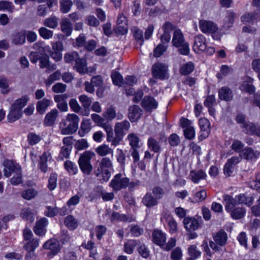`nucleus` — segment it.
I'll return each mask as SVG.
<instances>
[{
	"instance_id": "nucleus-1",
	"label": "nucleus",
	"mask_w": 260,
	"mask_h": 260,
	"mask_svg": "<svg viewBox=\"0 0 260 260\" xmlns=\"http://www.w3.org/2000/svg\"><path fill=\"white\" fill-rule=\"evenodd\" d=\"M139 185L140 181L130 182L128 178L124 176L121 173L115 175L109 183V186L115 192H117L127 187L128 188L129 190L132 191Z\"/></svg>"
},
{
	"instance_id": "nucleus-2",
	"label": "nucleus",
	"mask_w": 260,
	"mask_h": 260,
	"mask_svg": "<svg viewBox=\"0 0 260 260\" xmlns=\"http://www.w3.org/2000/svg\"><path fill=\"white\" fill-rule=\"evenodd\" d=\"M79 117L75 114H69L66 118L62 119L59 128L62 135H70L75 133L78 128Z\"/></svg>"
},
{
	"instance_id": "nucleus-3",
	"label": "nucleus",
	"mask_w": 260,
	"mask_h": 260,
	"mask_svg": "<svg viewBox=\"0 0 260 260\" xmlns=\"http://www.w3.org/2000/svg\"><path fill=\"white\" fill-rule=\"evenodd\" d=\"M112 167V163L111 159L108 157L103 158L95 171L96 176L99 177L100 175H102V179L105 181H107L111 176L110 172L108 169Z\"/></svg>"
},
{
	"instance_id": "nucleus-4",
	"label": "nucleus",
	"mask_w": 260,
	"mask_h": 260,
	"mask_svg": "<svg viewBox=\"0 0 260 260\" xmlns=\"http://www.w3.org/2000/svg\"><path fill=\"white\" fill-rule=\"evenodd\" d=\"M95 153L91 151H86L82 153V173L89 175L93 171V167L91 164V159L94 156Z\"/></svg>"
},
{
	"instance_id": "nucleus-5",
	"label": "nucleus",
	"mask_w": 260,
	"mask_h": 260,
	"mask_svg": "<svg viewBox=\"0 0 260 260\" xmlns=\"http://www.w3.org/2000/svg\"><path fill=\"white\" fill-rule=\"evenodd\" d=\"M64 60L67 63H74V68L81 73V59L79 54L76 52L67 53L64 54Z\"/></svg>"
},
{
	"instance_id": "nucleus-6",
	"label": "nucleus",
	"mask_w": 260,
	"mask_h": 260,
	"mask_svg": "<svg viewBox=\"0 0 260 260\" xmlns=\"http://www.w3.org/2000/svg\"><path fill=\"white\" fill-rule=\"evenodd\" d=\"M152 73L155 78L165 79L168 74V67L165 64L155 63L152 67Z\"/></svg>"
},
{
	"instance_id": "nucleus-7",
	"label": "nucleus",
	"mask_w": 260,
	"mask_h": 260,
	"mask_svg": "<svg viewBox=\"0 0 260 260\" xmlns=\"http://www.w3.org/2000/svg\"><path fill=\"white\" fill-rule=\"evenodd\" d=\"M206 41V38L203 35L196 36L194 38L193 50L198 53L205 51L207 48Z\"/></svg>"
},
{
	"instance_id": "nucleus-8",
	"label": "nucleus",
	"mask_w": 260,
	"mask_h": 260,
	"mask_svg": "<svg viewBox=\"0 0 260 260\" xmlns=\"http://www.w3.org/2000/svg\"><path fill=\"white\" fill-rule=\"evenodd\" d=\"M3 165L4 175L7 177L10 176L12 172H18L21 169L19 165L15 164L13 161L10 160H5Z\"/></svg>"
},
{
	"instance_id": "nucleus-9",
	"label": "nucleus",
	"mask_w": 260,
	"mask_h": 260,
	"mask_svg": "<svg viewBox=\"0 0 260 260\" xmlns=\"http://www.w3.org/2000/svg\"><path fill=\"white\" fill-rule=\"evenodd\" d=\"M200 28L204 33L213 34L215 32L218 27L213 22L205 20H202L199 22Z\"/></svg>"
},
{
	"instance_id": "nucleus-10",
	"label": "nucleus",
	"mask_w": 260,
	"mask_h": 260,
	"mask_svg": "<svg viewBox=\"0 0 260 260\" xmlns=\"http://www.w3.org/2000/svg\"><path fill=\"white\" fill-rule=\"evenodd\" d=\"M241 157L249 161H253L258 158L260 152L250 147L244 148L240 154Z\"/></svg>"
},
{
	"instance_id": "nucleus-11",
	"label": "nucleus",
	"mask_w": 260,
	"mask_h": 260,
	"mask_svg": "<svg viewBox=\"0 0 260 260\" xmlns=\"http://www.w3.org/2000/svg\"><path fill=\"white\" fill-rule=\"evenodd\" d=\"M130 127V123L126 120L116 123L114 126L115 134L124 136Z\"/></svg>"
},
{
	"instance_id": "nucleus-12",
	"label": "nucleus",
	"mask_w": 260,
	"mask_h": 260,
	"mask_svg": "<svg viewBox=\"0 0 260 260\" xmlns=\"http://www.w3.org/2000/svg\"><path fill=\"white\" fill-rule=\"evenodd\" d=\"M48 224V220L46 218H41L37 221L34 231L35 234L39 236H43L46 233V226Z\"/></svg>"
},
{
	"instance_id": "nucleus-13",
	"label": "nucleus",
	"mask_w": 260,
	"mask_h": 260,
	"mask_svg": "<svg viewBox=\"0 0 260 260\" xmlns=\"http://www.w3.org/2000/svg\"><path fill=\"white\" fill-rule=\"evenodd\" d=\"M183 224L186 231L192 232L196 231L199 227V222L198 220L193 218L187 217L184 219Z\"/></svg>"
},
{
	"instance_id": "nucleus-14",
	"label": "nucleus",
	"mask_w": 260,
	"mask_h": 260,
	"mask_svg": "<svg viewBox=\"0 0 260 260\" xmlns=\"http://www.w3.org/2000/svg\"><path fill=\"white\" fill-rule=\"evenodd\" d=\"M152 239L154 243L162 247L166 241V235L161 231L155 230L152 233Z\"/></svg>"
},
{
	"instance_id": "nucleus-15",
	"label": "nucleus",
	"mask_w": 260,
	"mask_h": 260,
	"mask_svg": "<svg viewBox=\"0 0 260 260\" xmlns=\"http://www.w3.org/2000/svg\"><path fill=\"white\" fill-rule=\"evenodd\" d=\"M164 34L161 35L160 39L162 43H168L171 40L170 33L173 30V25L169 22H167L162 27Z\"/></svg>"
},
{
	"instance_id": "nucleus-16",
	"label": "nucleus",
	"mask_w": 260,
	"mask_h": 260,
	"mask_svg": "<svg viewBox=\"0 0 260 260\" xmlns=\"http://www.w3.org/2000/svg\"><path fill=\"white\" fill-rule=\"evenodd\" d=\"M142 113V111L138 106H132L129 108L128 117L132 122H135L140 119Z\"/></svg>"
},
{
	"instance_id": "nucleus-17",
	"label": "nucleus",
	"mask_w": 260,
	"mask_h": 260,
	"mask_svg": "<svg viewBox=\"0 0 260 260\" xmlns=\"http://www.w3.org/2000/svg\"><path fill=\"white\" fill-rule=\"evenodd\" d=\"M142 203L147 208H151L157 206L159 201L151 192H147L142 198Z\"/></svg>"
},
{
	"instance_id": "nucleus-18",
	"label": "nucleus",
	"mask_w": 260,
	"mask_h": 260,
	"mask_svg": "<svg viewBox=\"0 0 260 260\" xmlns=\"http://www.w3.org/2000/svg\"><path fill=\"white\" fill-rule=\"evenodd\" d=\"M223 199L225 202V210L228 212L231 211L237 205L239 204L237 196L233 198L229 195L225 194L223 196Z\"/></svg>"
},
{
	"instance_id": "nucleus-19",
	"label": "nucleus",
	"mask_w": 260,
	"mask_h": 260,
	"mask_svg": "<svg viewBox=\"0 0 260 260\" xmlns=\"http://www.w3.org/2000/svg\"><path fill=\"white\" fill-rule=\"evenodd\" d=\"M157 106V102L151 96H145L142 101V106L147 111L156 109Z\"/></svg>"
},
{
	"instance_id": "nucleus-20",
	"label": "nucleus",
	"mask_w": 260,
	"mask_h": 260,
	"mask_svg": "<svg viewBox=\"0 0 260 260\" xmlns=\"http://www.w3.org/2000/svg\"><path fill=\"white\" fill-rule=\"evenodd\" d=\"M213 239L219 246H224L227 241V234L225 231L221 230L213 235Z\"/></svg>"
},
{
	"instance_id": "nucleus-21",
	"label": "nucleus",
	"mask_w": 260,
	"mask_h": 260,
	"mask_svg": "<svg viewBox=\"0 0 260 260\" xmlns=\"http://www.w3.org/2000/svg\"><path fill=\"white\" fill-rule=\"evenodd\" d=\"M199 124L202 132L201 136L204 138H206L210 133V122L209 120L205 118H200Z\"/></svg>"
},
{
	"instance_id": "nucleus-22",
	"label": "nucleus",
	"mask_w": 260,
	"mask_h": 260,
	"mask_svg": "<svg viewBox=\"0 0 260 260\" xmlns=\"http://www.w3.org/2000/svg\"><path fill=\"white\" fill-rule=\"evenodd\" d=\"M51 158V154L49 152H44L40 157L39 167L42 172L46 173L48 171L47 162Z\"/></svg>"
},
{
	"instance_id": "nucleus-23",
	"label": "nucleus",
	"mask_w": 260,
	"mask_h": 260,
	"mask_svg": "<svg viewBox=\"0 0 260 260\" xmlns=\"http://www.w3.org/2000/svg\"><path fill=\"white\" fill-rule=\"evenodd\" d=\"M244 128L246 133L249 135H256L260 137V126L251 122H246L244 124Z\"/></svg>"
},
{
	"instance_id": "nucleus-24",
	"label": "nucleus",
	"mask_w": 260,
	"mask_h": 260,
	"mask_svg": "<svg viewBox=\"0 0 260 260\" xmlns=\"http://www.w3.org/2000/svg\"><path fill=\"white\" fill-rule=\"evenodd\" d=\"M45 249H50L54 254H56L60 249L58 242L56 239L48 240L43 245Z\"/></svg>"
},
{
	"instance_id": "nucleus-25",
	"label": "nucleus",
	"mask_w": 260,
	"mask_h": 260,
	"mask_svg": "<svg viewBox=\"0 0 260 260\" xmlns=\"http://www.w3.org/2000/svg\"><path fill=\"white\" fill-rule=\"evenodd\" d=\"M164 218L168 223L170 232L171 233L176 232L177 231V223L174 218L171 216L170 214L169 213H164Z\"/></svg>"
},
{
	"instance_id": "nucleus-26",
	"label": "nucleus",
	"mask_w": 260,
	"mask_h": 260,
	"mask_svg": "<svg viewBox=\"0 0 260 260\" xmlns=\"http://www.w3.org/2000/svg\"><path fill=\"white\" fill-rule=\"evenodd\" d=\"M26 32L24 30L14 34L12 37V43L15 45H22L25 42Z\"/></svg>"
},
{
	"instance_id": "nucleus-27",
	"label": "nucleus",
	"mask_w": 260,
	"mask_h": 260,
	"mask_svg": "<svg viewBox=\"0 0 260 260\" xmlns=\"http://www.w3.org/2000/svg\"><path fill=\"white\" fill-rule=\"evenodd\" d=\"M22 115V111L18 108L11 106V110L8 115L10 122H14L19 119Z\"/></svg>"
},
{
	"instance_id": "nucleus-28",
	"label": "nucleus",
	"mask_w": 260,
	"mask_h": 260,
	"mask_svg": "<svg viewBox=\"0 0 260 260\" xmlns=\"http://www.w3.org/2000/svg\"><path fill=\"white\" fill-rule=\"evenodd\" d=\"M189 177L192 182L198 183L200 180L205 179L207 175L203 170H199L198 171H192L190 173Z\"/></svg>"
},
{
	"instance_id": "nucleus-29",
	"label": "nucleus",
	"mask_w": 260,
	"mask_h": 260,
	"mask_svg": "<svg viewBox=\"0 0 260 260\" xmlns=\"http://www.w3.org/2000/svg\"><path fill=\"white\" fill-rule=\"evenodd\" d=\"M184 42V38L181 30L180 29L175 30L172 40L173 45L176 47H178Z\"/></svg>"
},
{
	"instance_id": "nucleus-30",
	"label": "nucleus",
	"mask_w": 260,
	"mask_h": 260,
	"mask_svg": "<svg viewBox=\"0 0 260 260\" xmlns=\"http://www.w3.org/2000/svg\"><path fill=\"white\" fill-rule=\"evenodd\" d=\"M219 98L220 99L225 101H230L233 98V94L231 90L227 87H222L218 91Z\"/></svg>"
},
{
	"instance_id": "nucleus-31",
	"label": "nucleus",
	"mask_w": 260,
	"mask_h": 260,
	"mask_svg": "<svg viewBox=\"0 0 260 260\" xmlns=\"http://www.w3.org/2000/svg\"><path fill=\"white\" fill-rule=\"evenodd\" d=\"M57 113V111L56 109L52 110L48 113L45 118L44 124L47 126L52 125L55 121Z\"/></svg>"
},
{
	"instance_id": "nucleus-32",
	"label": "nucleus",
	"mask_w": 260,
	"mask_h": 260,
	"mask_svg": "<svg viewBox=\"0 0 260 260\" xmlns=\"http://www.w3.org/2000/svg\"><path fill=\"white\" fill-rule=\"evenodd\" d=\"M95 151L101 156H105L109 154H111L113 156V154L112 149L106 144H103L98 147L95 149Z\"/></svg>"
},
{
	"instance_id": "nucleus-33",
	"label": "nucleus",
	"mask_w": 260,
	"mask_h": 260,
	"mask_svg": "<svg viewBox=\"0 0 260 260\" xmlns=\"http://www.w3.org/2000/svg\"><path fill=\"white\" fill-rule=\"evenodd\" d=\"M60 27L63 33L70 36L72 31V24L68 19H64L60 23Z\"/></svg>"
},
{
	"instance_id": "nucleus-34",
	"label": "nucleus",
	"mask_w": 260,
	"mask_h": 260,
	"mask_svg": "<svg viewBox=\"0 0 260 260\" xmlns=\"http://www.w3.org/2000/svg\"><path fill=\"white\" fill-rule=\"evenodd\" d=\"M50 101L47 99H43L39 101L37 104V110L40 114H43L50 105Z\"/></svg>"
},
{
	"instance_id": "nucleus-35",
	"label": "nucleus",
	"mask_w": 260,
	"mask_h": 260,
	"mask_svg": "<svg viewBox=\"0 0 260 260\" xmlns=\"http://www.w3.org/2000/svg\"><path fill=\"white\" fill-rule=\"evenodd\" d=\"M21 216L30 222H32L35 220V214L30 208L23 209L21 212Z\"/></svg>"
},
{
	"instance_id": "nucleus-36",
	"label": "nucleus",
	"mask_w": 260,
	"mask_h": 260,
	"mask_svg": "<svg viewBox=\"0 0 260 260\" xmlns=\"http://www.w3.org/2000/svg\"><path fill=\"white\" fill-rule=\"evenodd\" d=\"M237 199L239 204H244L248 206L251 205L253 201V197L247 196L245 194H240L237 196Z\"/></svg>"
},
{
	"instance_id": "nucleus-37",
	"label": "nucleus",
	"mask_w": 260,
	"mask_h": 260,
	"mask_svg": "<svg viewBox=\"0 0 260 260\" xmlns=\"http://www.w3.org/2000/svg\"><path fill=\"white\" fill-rule=\"evenodd\" d=\"M148 146L151 150L155 153H159L160 151L161 148L159 142L153 138L148 139Z\"/></svg>"
},
{
	"instance_id": "nucleus-38",
	"label": "nucleus",
	"mask_w": 260,
	"mask_h": 260,
	"mask_svg": "<svg viewBox=\"0 0 260 260\" xmlns=\"http://www.w3.org/2000/svg\"><path fill=\"white\" fill-rule=\"evenodd\" d=\"M194 68V65L192 62H188L181 67L179 71L181 74L187 75L193 71Z\"/></svg>"
},
{
	"instance_id": "nucleus-39",
	"label": "nucleus",
	"mask_w": 260,
	"mask_h": 260,
	"mask_svg": "<svg viewBox=\"0 0 260 260\" xmlns=\"http://www.w3.org/2000/svg\"><path fill=\"white\" fill-rule=\"evenodd\" d=\"M138 244V241L134 240H129L124 243V251L127 254H132L135 247Z\"/></svg>"
},
{
	"instance_id": "nucleus-40",
	"label": "nucleus",
	"mask_w": 260,
	"mask_h": 260,
	"mask_svg": "<svg viewBox=\"0 0 260 260\" xmlns=\"http://www.w3.org/2000/svg\"><path fill=\"white\" fill-rule=\"evenodd\" d=\"M43 24L46 27L54 29L58 26V19L55 16L50 17L44 20Z\"/></svg>"
},
{
	"instance_id": "nucleus-41",
	"label": "nucleus",
	"mask_w": 260,
	"mask_h": 260,
	"mask_svg": "<svg viewBox=\"0 0 260 260\" xmlns=\"http://www.w3.org/2000/svg\"><path fill=\"white\" fill-rule=\"evenodd\" d=\"M231 215L233 219H239L243 217L246 213L244 208H236L231 211Z\"/></svg>"
},
{
	"instance_id": "nucleus-42",
	"label": "nucleus",
	"mask_w": 260,
	"mask_h": 260,
	"mask_svg": "<svg viewBox=\"0 0 260 260\" xmlns=\"http://www.w3.org/2000/svg\"><path fill=\"white\" fill-rule=\"evenodd\" d=\"M28 143L30 145L38 144L41 140V136L34 132L29 133L27 136Z\"/></svg>"
},
{
	"instance_id": "nucleus-43",
	"label": "nucleus",
	"mask_w": 260,
	"mask_h": 260,
	"mask_svg": "<svg viewBox=\"0 0 260 260\" xmlns=\"http://www.w3.org/2000/svg\"><path fill=\"white\" fill-rule=\"evenodd\" d=\"M39 240L38 239H32L28 241L24 246V248L26 251H33L39 246Z\"/></svg>"
},
{
	"instance_id": "nucleus-44",
	"label": "nucleus",
	"mask_w": 260,
	"mask_h": 260,
	"mask_svg": "<svg viewBox=\"0 0 260 260\" xmlns=\"http://www.w3.org/2000/svg\"><path fill=\"white\" fill-rule=\"evenodd\" d=\"M103 117L108 121H111L116 117V110L112 106L107 108L103 114Z\"/></svg>"
},
{
	"instance_id": "nucleus-45",
	"label": "nucleus",
	"mask_w": 260,
	"mask_h": 260,
	"mask_svg": "<svg viewBox=\"0 0 260 260\" xmlns=\"http://www.w3.org/2000/svg\"><path fill=\"white\" fill-rule=\"evenodd\" d=\"M111 219L112 221L119 220L121 221L131 222L132 218L127 216L124 214H120L118 212H114L112 214Z\"/></svg>"
},
{
	"instance_id": "nucleus-46",
	"label": "nucleus",
	"mask_w": 260,
	"mask_h": 260,
	"mask_svg": "<svg viewBox=\"0 0 260 260\" xmlns=\"http://www.w3.org/2000/svg\"><path fill=\"white\" fill-rule=\"evenodd\" d=\"M38 31L40 36L45 40L52 38L53 35V31L47 29L45 27H40Z\"/></svg>"
},
{
	"instance_id": "nucleus-47",
	"label": "nucleus",
	"mask_w": 260,
	"mask_h": 260,
	"mask_svg": "<svg viewBox=\"0 0 260 260\" xmlns=\"http://www.w3.org/2000/svg\"><path fill=\"white\" fill-rule=\"evenodd\" d=\"M64 223L71 230H74L78 225L76 219L71 215L68 216L65 218Z\"/></svg>"
},
{
	"instance_id": "nucleus-48",
	"label": "nucleus",
	"mask_w": 260,
	"mask_h": 260,
	"mask_svg": "<svg viewBox=\"0 0 260 260\" xmlns=\"http://www.w3.org/2000/svg\"><path fill=\"white\" fill-rule=\"evenodd\" d=\"M111 78L113 84L118 86H124L122 76L117 72H114L111 74Z\"/></svg>"
},
{
	"instance_id": "nucleus-49",
	"label": "nucleus",
	"mask_w": 260,
	"mask_h": 260,
	"mask_svg": "<svg viewBox=\"0 0 260 260\" xmlns=\"http://www.w3.org/2000/svg\"><path fill=\"white\" fill-rule=\"evenodd\" d=\"M61 77V73L59 71H56L52 74L50 75L46 80L45 83L47 86H50L55 81L58 80Z\"/></svg>"
},
{
	"instance_id": "nucleus-50",
	"label": "nucleus",
	"mask_w": 260,
	"mask_h": 260,
	"mask_svg": "<svg viewBox=\"0 0 260 260\" xmlns=\"http://www.w3.org/2000/svg\"><path fill=\"white\" fill-rule=\"evenodd\" d=\"M37 193V191L36 189L29 188L23 191L21 196L24 199L29 200L35 198Z\"/></svg>"
},
{
	"instance_id": "nucleus-51",
	"label": "nucleus",
	"mask_w": 260,
	"mask_h": 260,
	"mask_svg": "<svg viewBox=\"0 0 260 260\" xmlns=\"http://www.w3.org/2000/svg\"><path fill=\"white\" fill-rule=\"evenodd\" d=\"M28 100V96H23L21 98L16 100L12 106L22 110V108L26 105Z\"/></svg>"
},
{
	"instance_id": "nucleus-52",
	"label": "nucleus",
	"mask_w": 260,
	"mask_h": 260,
	"mask_svg": "<svg viewBox=\"0 0 260 260\" xmlns=\"http://www.w3.org/2000/svg\"><path fill=\"white\" fill-rule=\"evenodd\" d=\"M182 255L181 248L179 247H177L172 251L170 257L172 260H181Z\"/></svg>"
},
{
	"instance_id": "nucleus-53",
	"label": "nucleus",
	"mask_w": 260,
	"mask_h": 260,
	"mask_svg": "<svg viewBox=\"0 0 260 260\" xmlns=\"http://www.w3.org/2000/svg\"><path fill=\"white\" fill-rule=\"evenodd\" d=\"M57 175L52 173L48 179V187L50 190H54L57 185Z\"/></svg>"
},
{
	"instance_id": "nucleus-54",
	"label": "nucleus",
	"mask_w": 260,
	"mask_h": 260,
	"mask_svg": "<svg viewBox=\"0 0 260 260\" xmlns=\"http://www.w3.org/2000/svg\"><path fill=\"white\" fill-rule=\"evenodd\" d=\"M129 145L133 148H138L139 146V138L134 133L130 134L127 136Z\"/></svg>"
},
{
	"instance_id": "nucleus-55",
	"label": "nucleus",
	"mask_w": 260,
	"mask_h": 260,
	"mask_svg": "<svg viewBox=\"0 0 260 260\" xmlns=\"http://www.w3.org/2000/svg\"><path fill=\"white\" fill-rule=\"evenodd\" d=\"M60 4L61 12L67 13L70 10L72 6V2L70 0H62Z\"/></svg>"
},
{
	"instance_id": "nucleus-56",
	"label": "nucleus",
	"mask_w": 260,
	"mask_h": 260,
	"mask_svg": "<svg viewBox=\"0 0 260 260\" xmlns=\"http://www.w3.org/2000/svg\"><path fill=\"white\" fill-rule=\"evenodd\" d=\"M231 147L232 150L236 152H242L244 149V144L240 140H234Z\"/></svg>"
},
{
	"instance_id": "nucleus-57",
	"label": "nucleus",
	"mask_w": 260,
	"mask_h": 260,
	"mask_svg": "<svg viewBox=\"0 0 260 260\" xmlns=\"http://www.w3.org/2000/svg\"><path fill=\"white\" fill-rule=\"evenodd\" d=\"M65 169L71 174L74 175L77 172V167L71 161H66L64 164Z\"/></svg>"
},
{
	"instance_id": "nucleus-58",
	"label": "nucleus",
	"mask_w": 260,
	"mask_h": 260,
	"mask_svg": "<svg viewBox=\"0 0 260 260\" xmlns=\"http://www.w3.org/2000/svg\"><path fill=\"white\" fill-rule=\"evenodd\" d=\"M114 192L113 191V192H108L106 190H102L101 192L100 196L104 201H111L113 200L115 197Z\"/></svg>"
},
{
	"instance_id": "nucleus-59",
	"label": "nucleus",
	"mask_w": 260,
	"mask_h": 260,
	"mask_svg": "<svg viewBox=\"0 0 260 260\" xmlns=\"http://www.w3.org/2000/svg\"><path fill=\"white\" fill-rule=\"evenodd\" d=\"M14 173L15 175L11 179L10 182L13 185H17L22 182L21 169L18 172H15Z\"/></svg>"
},
{
	"instance_id": "nucleus-60",
	"label": "nucleus",
	"mask_w": 260,
	"mask_h": 260,
	"mask_svg": "<svg viewBox=\"0 0 260 260\" xmlns=\"http://www.w3.org/2000/svg\"><path fill=\"white\" fill-rule=\"evenodd\" d=\"M207 192L204 189L197 192L194 195L193 199L196 202H201L204 201L207 198Z\"/></svg>"
},
{
	"instance_id": "nucleus-61",
	"label": "nucleus",
	"mask_w": 260,
	"mask_h": 260,
	"mask_svg": "<svg viewBox=\"0 0 260 260\" xmlns=\"http://www.w3.org/2000/svg\"><path fill=\"white\" fill-rule=\"evenodd\" d=\"M102 127L105 130L107 133V140L108 142H110L113 139V133L112 126L108 124H103Z\"/></svg>"
},
{
	"instance_id": "nucleus-62",
	"label": "nucleus",
	"mask_w": 260,
	"mask_h": 260,
	"mask_svg": "<svg viewBox=\"0 0 260 260\" xmlns=\"http://www.w3.org/2000/svg\"><path fill=\"white\" fill-rule=\"evenodd\" d=\"M188 254L194 258H197L201 254V252L197 250L196 246L192 245L188 248Z\"/></svg>"
},
{
	"instance_id": "nucleus-63",
	"label": "nucleus",
	"mask_w": 260,
	"mask_h": 260,
	"mask_svg": "<svg viewBox=\"0 0 260 260\" xmlns=\"http://www.w3.org/2000/svg\"><path fill=\"white\" fill-rule=\"evenodd\" d=\"M152 193L153 196L159 201V200L163 197L165 192L162 188L157 186L153 188Z\"/></svg>"
},
{
	"instance_id": "nucleus-64",
	"label": "nucleus",
	"mask_w": 260,
	"mask_h": 260,
	"mask_svg": "<svg viewBox=\"0 0 260 260\" xmlns=\"http://www.w3.org/2000/svg\"><path fill=\"white\" fill-rule=\"evenodd\" d=\"M249 186L260 191V173L257 174L255 180L249 182Z\"/></svg>"
}]
</instances>
